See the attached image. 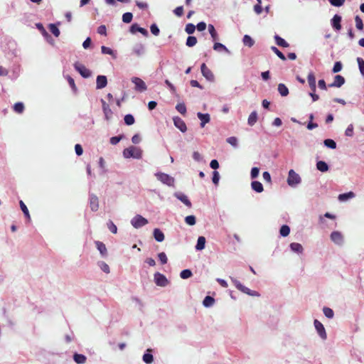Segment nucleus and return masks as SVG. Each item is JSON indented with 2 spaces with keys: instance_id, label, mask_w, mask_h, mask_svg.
<instances>
[{
  "instance_id": "1",
  "label": "nucleus",
  "mask_w": 364,
  "mask_h": 364,
  "mask_svg": "<svg viewBox=\"0 0 364 364\" xmlns=\"http://www.w3.org/2000/svg\"><path fill=\"white\" fill-rule=\"evenodd\" d=\"M123 156L127 159L134 158L139 159L142 157V151L139 147L131 146L124 149Z\"/></svg>"
},
{
  "instance_id": "2",
  "label": "nucleus",
  "mask_w": 364,
  "mask_h": 364,
  "mask_svg": "<svg viewBox=\"0 0 364 364\" xmlns=\"http://www.w3.org/2000/svg\"><path fill=\"white\" fill-rule=\"evenodd\" d=\"M301 181V178L298 173H296L293 169L289 171L287 177V183L289 186L294 187L299 184Z\"/></svg>"
},
{
  "instance_id": "3",
  "label": "nucleus",
  "mask_w": 364,
  "mask_h": 364,
  "mask_svg": "<svg viewBox=\"0 0 364 364\" xmlns=\"http://www.w3.org/2000/svg\"><path fill=\"white\" fill-rule=\"evenodd\" d=\"M232 281L233 284H235V287L238 290L241 291L242 292L247 294L248 295H250V296H259V294L257 291H252V290L250 289L249 288L245 287L237 279H232Z\"/></svg>"
},
{
  "instance_id": "4",
  "label": "nucleus",
  "mask_w": 364,
  "mask_h": 364,
  "mask_svg": "<svg viewBox=\"0 0 364 364\" xmlns=\"http://www.w3.org/2000/svg\"><path fill=\"white\" fill-rule=\"evenodd\" d=\"M131 224L138 229L148 224V220L141 215H136L131 220Z\"/></svg>"
},
{
  "instance_id": "5",
  "label": "nucleus",
  "mask_w": 364,
  "mask_h": 364,
  "mask_svg": "<svg viewBox=\"0 0 364 364\" xmlns=\"http://www.w3.org/2000/svg\"><path fill=\"white\" fill-rule=\"evenodd\" d=\"M74 68L83 77L87 78L91 75L90 70L79 62L74 64Z\"/></svg>"
},
{
  "instance_id": "6",
  "label": "nucleus",
  "mask_w": 364,
  "mask_h": 364,
  "mask_svg": "<svg viewBox=\"0 0 364 364\" xmlns=\"http://www.w3.org/2000/svg\"><path fill=\"white\" fill-rule=\"evenodd\" d=\"M132 82L134 84V85H135L134 89L136 91L144 92L147 89L145 82L139 77H132Z\"/></svg>"
},
{
  "instance_id": "7",
  "label": "nucleus",
  "mask_w": 364,
  "mask_h": 364,
  "mask_svg": "<svg viewBox=\"0 0 364 364\" xmlns=\"http://www.w3.org/2000/svg\"><path fill=\"white\" fill-rule=\"evenodd\" d=\"M154 282L159 287H166L168 284V281L166 277L159 272L154 274Z\"/></svg>"
},
{
  "instance_id": "8",
  "label": "nucleus",
  "mask_w": 364,
  "mask_h": 364,
  "mask_svg": "<svg viewBox=\"0 0 364 364\" xmlns=\"http://www.w3.org/2000/svg\"><path fill=\"white\" fill-rule=\"evenodd\" d=\"M156 176L162 183L171 186L173 183V178L164 173H157Z\"/></svg>"
},
{
  "instance_id": "9",
  "label": "nucleus",
  "mask_w": 364,
  "mask_h": 364,
  "mask_svg": "<svg viewBox=\"0 0 364 364\" xmlns=\"http://www.w3.org/2000/svg\"><path fill=\"white\" fill-rule=\"evenodd\" d=\"M201 73L209 81H213L215 79L214 75L212 71L206 66L205 63H203L200 67Z\"/></svg>"
},
{
  "instance_id": "10",
  "label": "nucleus",
  "mask_w": 364,
  "mask_h": 364,
  "mask_svg": "<svg viewBox=\"0 0 364 364\" xmlns=\"http://www.w3.org/2000/svg\"><path fill=\"white\" fill-rule=\"evenodd\" d=\"M174 125L182 132H186L187 127L185 122L179 117H175L173 118Z\"/></svg>"
},
{
  "instance_id": "11",
  "label": "nucleus",
  "mask_w": 364,
  "mask_h": 364,
  "mask_svg": "<svg viewBox=\"0 0 364 364\" xmlns=\"http://www.w3.org/2000/svg\"><path fill=\"white\" fill-rule=\"evenodd\" d=\"M102 110L105 114V119L109 121L112 116V111L109 107V105L104 100H101Z\"/></svg>"
},
{
  "instance_id": "12",
  "label": "nucleus",
  "mask_w": 364,
  "mask_h": 364,
  "mask_svg": "<svg viewBox=\"0 0 364 364\" xmlns=\"http://www.w3.org/2000/svg\"><path fill=\"white\" fill-rule=\"evenodd\" d=\"M314 326H315L318 333L319 334V336L323 339H326V331H325V328H324L323 324L319 321L316 319L314 321Z\"/></svg>"
},
{
  "instance_id": "13",
  "label": "nucleus",
  "mask_w": 364,
  "mask_h": 364,
  "mask_svg": "<svg viewBox=\"0 0 364 364\" xmlns=\"http://www.w3.org/2000/svg\"><path fill=\"white\" fill-rule=\"evenodd\" d=\"M341 16L338 14H335L334 16L333 17V18L331 19L332 27L336 31H340L341 29Z\"/></svg>"
},
{
  "instance_id": "14",
  "label": "nucleus",
  "mask_w": 364,
  "mask_h": 364,
  "mask_svg": "<svg viewBox=\"0 0 364 364\" xmlns=\"http://www.w3.org/2000/svg\"><path fill=\"white\" fill-rule=\"evenodd\" d=\"M107 80L105 75H98L96 80L97 89H102L107 86Z\"/></svg>"
},
{
  "instance_id": "15",
  "label": "nucleus",
  "mask_w": 364,
  "mask_h": 364,
  "mask_svg": "<svg viewBox=\"0 0 364 364\" xmlns=\"http://www.w3.org/2000/svg\"><path fill=\"white\" fill-rule=\"evenodd\" d=\"M90 206L92 211H97L99 208V200L95 195L90 196Z\"/></svg>"
},
{
  "instance_id": "16",
  "label": "nucleus",
  "mask_w": 364,
  "mask_h": 364,
  "mask_svg": "<svg viewBox=\"0 0 364 364\" xmlns=\"http://www.w3.org/2000/svg\"><path fill=\"white\" fill-rule=\"evenodd\" d=\"M345 83V78L340 75H337L334 77V81L331 84L329 85V87H340Z\"/></svg>"
},
{
  "instance_id": "17",
  "label": "nucleus",
  "mask_w": 364,
  "mask_h": 364,
  "mask_svg": "<svg viewBox=\"0 0 364 364\" xmlns=\"http://www.w3.org/2000/svg\"><path fill=\"white\" fill-rule=\"evenodd\" d=\"M331 240L338 245H341L343 242V235L338 231H334L331 234Z\"/></svg>"
},
{
  "instance_id": "18",
  "label": "nucleus",
  "mask_w": 364,
  "mask_h": 364,
  "mask_svg": "<svg viewBox=\"0 0 364 364\" xmlns=\"http://www.w3.org/2000/svg\"><path fill=\"white\" fill-rule=\"evenodd\" d=\"M197 116L200 120V127H204L205 125L207 123H208L210 120L209 114H203L201 112H198Z\"/></svg>"
},
{
  "instance_id": "19",
  "label": "nucleus",
  "mask_w": 364,
  "mask_h": 364,
  "mask_svg": "<svg viewBox=\"0 0 364 364\" xmlns=\"http://www.w3.org/2000/svg\"><path fill=\"white\" fill-rule=\"evenodd\" d=\"M308 82L311 90L313 92H316V77L313 73H309L307 76Z\"/></svg>"
},
{
  "instance_id": "20",
  "label": "nucleus",
  "mask_w": 364,
  "mask_h": 364,
  "mask_svg": "<svg viewBox=\"0 0 364 364\" xmlns=\"http://www.w3.org/2000/svg\"><path fill=\"white\" fill-rule=\"evenodd\" d=\"M176 197L188 208H191L192 206L191 201L186 195L183 193H176Z\"/></svg>"
},
{
  "instance_id": "21",
  "label": "nucleus",
  "mask_w": 364,
  "mask_h": 364,
  "mask_svg": "<svg viewBox=\"0 0 364 364\" xmlns=\"http://www.w3.org/2000/svg\"><path fill=\"white\" fill-rule=\"evenodd\" d=\"M154 237L157 242H162L164 240L165 238L164 234L159 228H155L154 230Z\"/></svg>"
},
{
  "instance_id": "22",
  "label": "nucleus",
  "mask_w": 364,
  "mask_h": 364,
  "mask_svg": "<svg viewBox=\"0 0 364 364\" xmlns=\"http://www.w3.org/2000/svg\"><path fill=\"white\" fill-rule=\"evenodd\" d=\"M205 242H206V240H205V237H203V236L198 237V240H197V244L196 245V250H203L205 248Z\"/></svg>"
},
{
  "instance_id": "23",
  "label": "nucleus",
  "mask_w": 364,
  "mask_h": 364,
  "mask_svg": "<svg viewBox=\"0 0 364 364\" xmlns=\"http://www.w3.org/2000/svg\"><path fill=\"white\" fill-rule=\"evenodd\" d=\"M278 92L282 97H286L289 95V89L283 83H279L278 85Z\"/></svg>"
},
{
  "instance_id": "24",
  "label": "nucleus",
  "mask_w": 364,
  "mask_h": 364,
  "mask_svg": "<svg viewBox=\"0 0 364 364\" xmlns=\"http://www.w3.org/2000/svg\"><path fill=\"white\" fill-rule=\"evenodd\" d=\"M144 52V47L142 44H137L133 48V53L136 56L139 57V56L142 55Z\"/></svg>"
},
{
  "instance_id": "25",
  "label": "nucleus",
  "mask_w": 364,
  "mask_h": 364,
  "mask_svg": "<svg viewBox=\"0 0 364 364\" xmlns=\"http://www.w3.org/2000/svg\"><path fill=\"white\" fill-rule=\"evenodd\" d=\"M251 186L252 188L257 193H261L264 190L262 184L257 181H252Z\"/></svg>"
},
{
  "instance_id": "26",
  "label": "nucleus",
  "mask_w": 364,
  "mask_h": 364,
  "mask_svg": "<svg viewBox=\"0 0 364 364\" xmlns=\"http://www.w3.org/2000/svg\"><path fill=\"white\" fill-rule=\"evenodd\" d=\"M73 359L77 364H83L86 362L87 358L82 354L75 353Z\"/></svg>"
},
{
  "instance_id": "27",
  "label": "nucleus",
  "mask_w": 364,
  "mask_h": 364,
  "mask_svg": "<svg viewBox=\"0 0 364 364\" xmlns=\"http://www.w3.org/2000/svg\"><path fill=\"white\" fill-rule=\"evenodd\" d=\"M274 40H275L276 43L279 46H281V47H283V48H287L289 46V43L284 39H283L282 38H281L278 35H276L274 36Z\"/></svg>"
},
{
  "instance_id": "28",
  "label": "nucleus",
  "mask_w": 364,
  "mask_h": 364,
  "mask_svg": "<svg viewBox=\"0 0 364 364\" xmlns=\"http://www.w3.org/2000/svg\"><path fill=\"white\" fill-rule=\"evenodd\" d=\"M355 197V193L352 191L348 193H342L338 196V200L340 201H346L349 198H353Z\"/></svg>"
},
{
  "instance_id": "29",
  "label": "nucleus",
  "mask_w": 364,
  "mask_h": 364,
  "mask_svg": "<svg viewBox=\"0 0 364 364\" xmlns=\"http://www.w3.org/2000/svg\"><path fill=\"white\" fill-rule=\"evenodd\" d=\"M19 205H20L21 209L23 211L25 217L27 218V220L28 221H30L31 215H30V213H29L27 206L25 205V203L22 200H20Z\"/></svg>"
},
{
  "instance_id": "30",
  "label": "nucleus",
  "mask_w": 364,
  "mask_h": 364,
  "mask_svg": "<svg viewBox=\"0 0 364 364\" xmlns=\"http://www.w3.org/2000/svg\"><path fill=\"white\" fill-rule=\"evenodd\" d=\"M290 248L292 251L298 253H301L303 252V247L301 244L297 242H292L290 244Z\"/></svg>"
},
{
  "instance_id": "31",
  "label": "nucleus",
  "mask_w": 364,
  "mask_h": 364,
  "mask_svg": "<svg viewBox=\"0 0 364 364\" xmlns=\"http://www.w3.org/2000/svg\"><path fill=\"white\" fill-rule=\"evenodd\" d=\"M95 245H96L97 250L100 251V252L102 255H107V248H106L105 245L103 242H100V241H96Z\"/></svg>"
},
{
  "instance_id": "32",
  "label": "nucleus",
  "mask_w": 364,
  "mask_h": 364,
  "mask_svg": "<svg viewBox=\"0 0 364 364\" xmlns=\"http://www.w3.org/2000/svg\"><path fill=\"white\" fill-rule=\"evenodd\" d=\"M316 168L318 170H319L321 172H326L328 170V164L323 161H319L316 164Z\"/></svg>"
},
{
  "instance_id": "33",
  "label": "nucleus",
  "mask_w": 364,
  "mask_h": 364,
  "mask_svg": "<svg viewBox=\"0 0 364 364\" xmlns=\"http://www.w3.org/2000/svg\"><path fill=\"white\" fill-rule=\"evenodd\" d=\"M257 121V112L254 111L252 112L249 117H248V124L250 126H253Z\"/></svg>"
},
{
  "instance_id": "34",
  "label": "nucleus",
  "mask_w": 364,
  "mask_h": 364,
  "mask_svg": "<svg viewBox=\"0 0 364 364\" xmlns=\"http://www.w3.org/2000/svg\"><path fill=\"white\" fill-rule=\"evenodd\" d=\"M242 42L245 46H248L249 48L253 46L255 43V41L249 35L244 36Z\"/></svg>"
},
{
  "instance_id": "35",
  "label": "nucleus",
  "mask_w": 364,
  "mask_h": 364,
  "mask_svg": "<svg viewBox=\"0 0 364 364\" xmlns=\"http://www.w3.org/2000/svg\"><path fill=\"white\" fill-rule=\"evenodd\" d=\"M215 303V299L210 296H206L203 301V304L205 307H210L212 306Z\"/></svg>"
},
{
  "instance_id": "36",
  "label": "nucleus",
  "mask_w": 364,
  "mask_h": 364,
  "mask_svg": "<svg viewBox=\"0 0 364 364\" xmlns=\"http://www.w3.org/2000/svg\"><path fill=\"white\" fill-rule=\"evenodd\" d=\"M208 31H209L213 41H216L218 39V35L213 25H212V24L208 25Z\"/></svg>"
},
{
  "instance_id": "37",
  "label": "nucleus",
  "mask_w": 364,
  "mask_h": 364,
  "mask_svg": "<svg viewBox=\"0 0 364 364\" xmlns=\"http://www.w3.org/2000/svg\"><path fill=\"white\" fill-rule=\"evenodd\" d=\"M279 233L282 237H287L290 233V228L287 225H283L279 230Z\"/></svg>"
},
{
  "instance_id": "38",
  "label": "nucleus",
  "mask_w": 364,
  "mask_h": 364,
  "mask_svg": "<svg viewBox=\"0 0 364 364\" xmlns=\"http://www.w3.org/2000/svg\"><path fill=\"white\" fill-rule=\"evenodd\" d=\"M14 110L18 114H21L24 110V105L22 102H16L14 105Z\"/></svg>"
},
{
  "instance_id": "39",
  "label": "nucleus",
  "mask_w": 364,
  "mask_h": 364,
  "mask_svg": "<svg viewBox=\"0 0 364 364\" xmlns=\"http://www.w3.org/2000/svg\"><path fill=\"white\" fill-rule=\"evenodd\" d=\"M124 123L129 126L132 125L135 122L134 117L130 114H126L124 116Z\"/></svg>"
},
{
  "instance_id": "40",
  "label": "nucleus",
  "mask_w": 364,
  "mask_h": 364,
  "mask_svg": "<svg viewBox=\"0 0 364 364\" xmlns=\"http://www.w3.org/2000/svg\"><path fill=\"white\" fill-rule=\"evenodd\" d=\"M176 110L183 115L186 114V107L184 103H178L176 106Z\"/></svg>"
},
{
  "instance_id": "41",
  "label": "nucleus",
  "mask_w": 364,
  "mask_h": 364,
  "mask_svg": "<svg viewBox=\"0 0 364 364\" xmlns=\"http://www.w3.org/2000/svg\"><path fill=\"white\" fill-rule=\"evenodd\" d=\"M323 144L326 146H327L330 149H334L336 148V143L333 139H325L323 141Z\"/></svg>"
},
{
  "instance_id": "42",
  "label": "nucleus",
  "mask_w": 364,
  "mask_h": 364,
  "mask_svg": "<svg viewBox=\"0 0 364 364\" xmlns=\"http://www.w3.org/2000/svg\"><path fill=\"white\" fill-rule=\"evenodd\" d=\"M49 30L55 37H58L60 36V31L55 24L50 23L49 25Z\"/></svg>"
},
{
  "instance_id": "43",
  "label": "nucleus",
  "mask_w": 364,
  "mask_h": 364,
  "mask_svg": "<svg viewBox=\"0 0 364 364\" xmlns=\"http://www.w3.org/2000/svg\"><path fill=\"white\" fill-rule=\"evenodd\" d=\"M132 18H133V15L130 12L124 13L122 15V21H123V22H124L126 23H130L132 20Z\"/></svg>"
},
{
  "instance_id": "44",
  "label": "nucleus",
  "mask_w": 364,
  "mask_h": 364,
  "mask_svg": "<svg viewBox=\"0 0 364 364\" xmlns=\"http://www.w3.org/2000/svg\"><path fill=\"white\" fill-rule=\"evenodd\" d=\"M197 43V38L195 36H188L186 40V46L193 47Z\"/></svg>"
},
{
  "instance_id": "45",
  "label": "nucleus",
  "mask_w": 364,
  "mask_h": 364,
  "mask_svg": "<svg viewBox=\"0 0 364 364\" xmlns=\"http://www.w3.org/2000/svg\"><path fill=\"white\" fill-rule=\"evenodd\" d=\"M271 50L282 60H286L285 55L275 46H272Z\"/></svg>"
},
{
  "instance_id": "46",
  "label": "nucleus",
  "mask_w": 364,
  "mask_h": 364,
  "mask_svg": "<svg viewBox=\"0 0 364 364\" xmlns=\"http://www.w3.org/2000/svg\"><path fill=\"white\" fill-rule=\"evenodd\" d=\"M192 276V272L190 269H183V271L181 272L180 273V277L183 279H188L190 278Z\"/></svg>"
},
{
  "instance_id": "47",
  "label": "nucleus",
  "mask_w": 364,
  "mask_h": 364,
  "mask_svg": "<svg viewBox=\"0 0 364 364\" xmlns=\"http://www.w3.org/2000/svg\"><path fill=\"white\" fill-rule=\"evenodd\" d=\"M323 312L324 315L328 318H332L334 316L333 311L331 308H328V307H324L323 309Z\"/></svg>"
},
{
  "instance_id": "48",
  "label": "nucleus",
  "mask_w": 364,
  "mask_h": 364,
  "mask_svg": "<svg viewBox=\"0 0 364 364\" xmlns=\"http://www.w3.org/2000/svg\"><path fill=\"white\" fill-rule=\"evenodd\" d=\"M185 222L189 225H194L196 223V219L194 215H188L185 218Z\"/></svg>"
},
{
  "instance_id": "49",
  "label": "nucleus",
  "mask_w": 364,
  "mask_h": 364,
  "mask_svg": "<svg viewBox=\"0 0 364 364\" xmlns=\"http://www.w3.org/2000/svg\"><path fill=\"white\" fill-rule=\"evenodd\" d=\"M108 229L114 234L117 232V228L112 220H109L107 224Z\"/></svg>"
},
{
  "instance_id": "50",
  "label": "nucleus",
  "mask_w": 364,
  "mask_h": 364,
  "mask_svg": "<svg viewBox=\"0 0 364 364\" xmlns=\"http://www.w3.org/2000/svg\"><path fill=\"white\" fill-rule=\"evenodd\" d=\"M143 360L147 364H150L153 362L154 358L153 355L150 353H145L143 355Z\"/></svg>"
},
{
  "instance_id": "51",
  "label": "nucleus",
  "mask_w": 364,
  "mask_h": 364,
  "mask_svg": "<svg viewBox=\"0 0 364 364\" xmlns=\"http://www.w3.org/2000/svg\"><path fill=\"white\" fill-rule=\"evenodd\" d=\"M359 70L363 76H364V60L361 58H357Z\"/></svg>"
},
{
  "instance_id": "52",
  "label": "nucleus",
  "mask_w": 364,
  "mask_h": 364,
  "mask_svg": "<svg viewBox=\"0 0 364 364\" xmlns=\"http://www.w3.org/2000/svg\"><path fill=\"white\" fill-rule=\"evenodd\" d=\"M355 21L356 28L358 30H362L363 28V23L362 19L358 16H356L355 18Z\"/></svg>"
},
{
  "instance_id": "53",
  "label": "nucleus",
  "mask_w": 364,
  "mask_h": 364,
  "mask_svg": "<svg viewBox=\"0 0 364 364\" xmlns=\"http://www.w3.org/2000/svg\"><path fill=\"white\" fill-rule=\"evenodd\" d=\"M158 257L162 264H165L168 262L167 257L164 252H160L158 254Z\"/></svg>"
},
{
  "instance_id": "54",
  "label": "nucleus",
  "mask_w": 364,
  "mask_h": 364,
  "mask_svg": "<svg viewBox=\"0 0 364 364\" xmlns=\"http://www.w3.org/2000/svg\"><path fill=\"white\" fill-rule=\"evenodd\" d=\"M195 29H196V26L192 24V23H188L186 26V28H185V31L188 34H191L193 33L194 31H195Z\"/></svg>"
},
{
  "instance_id": "55",
  "label": "nucleus",
  "mask_w": 364,
  "mask_h": 364,
  "mask_svg": "<svg viewBox=\"0 0 364 364\" xmlns=\"http://www.w3.org/2000/svg\"><path fill=\"white\" fill-rule=\"evenodd\" d=\"M173 13L175 14L176 16H177L178 17L182 16L183 14V7L182 6L176 7L173 10Z\"/></svg>"
},
{
  "instance_id": "56",
  "label": "nucleus",
  "mask_w": 364,
  "mask_h": 364,
  "mask_svg": "<svg viewBox=\"0 0 364 364\" xmlns=\"http://www.w3.org/2000/svg\"><path fill=\"white\" fill-rule=\"evenodd\" d=\"M227 142L234 147H236L237 146V139L235 136H230L228 138Z\"/></svg>"
},
{
  "instance_id": "57",
  "label": "nucleus",
  "mask_w": 364,
  "mask_h": 364,
  "mask_svg": "<svg viewBox=\"0 0 364 364\" xmlns=\"http://www.w3.org/2000/svg\"><path fill=\"white\" fill-rule=\"evenodd\" d=\"M342 69V63L341 62H336L333 68V73H336L341 70Z\"/></svg>"
},
{
  "instance_id": "58",
  "label": "nucleus",
  "mask_w": 364,
  "mask_h": 364,
  "mask_svg": "<svg viewBox=\"0 0 364 364\" xmlns=\"http://www.w3.org/2000/svg\"><path fill=\"white\" fill-rule=\"evenodd\" d=\"M101 50L103 54H108L111 55H114L113 50L110 48L106 47L105 46L101 47Z\"/></svg>"
},
{
  "instance_id": "59",
  "label": "nucleus",
  "mask_w": 364,
  "mask_h": 364,
  "mask_svg": "<svg viewBox=\"0 0 364 364\" xmlns=\"http://www.w3.org/2000/svg\"><path fill=\"white\" fill-rule=\"evenodd\" d=\"M150 30H151V33L154 34V36H158L159 34V32H160L159 28L155 23H154L151 26Z\"/></svg>"
},
{
  "instance_id": "60",
  "label": "nucleus",
  "mask_w": 364,
  "mask_h": 364,
  "mask_svg": "<svg viewBox=\"0 0 364 364\" xmlns=\"http://www.w3.org/2000/svg\"><path fill=\"white\" fill-rule=\"evenodd\" d=\"M220 179L219 173L217 171H214L213 173V182L214 184L218 185Z\"/></svg>"
},
{
  "instance_id": "61",
  "label": "nucleus",
  "mask_w": 364,
  "mask_h": 364,
  "mask_svg": "<svg viewBox=\"0 0 364 364\" xmlns=\"http://www.w3.org/2000/svg\"><path fill=\"white\" fill-rule=\"evenodd\" d=\"M345 134L347 136H352L353 135V124L348 125V127L346 129Z\"/></svg>"
},
{
  "instance_id": "62",
  "label": "nucleus",
  "mask_w": 364,
  "mask_h": 364,
  "mask_svg": "<svg viewBox=\"0 0 364 364\" xmlns=\"http://www.w3.org/2000/svg\"><path fill=\"white\" fill-rule=\"evenodd\" d=\"M213 49L215 50H227V48L220 43H215V44L213 46Z\"/></svg>"
},
{
  "instance_id": "63",
  "label": "nucleus",
  "mask_w": 364,
  "mask_h": 364,
  "mask_svg": "<svg viewBox=\"0 0 364 364\" xmlns=\"http://www.w3.org/2000/svg\"><path fill=\"white\" fill-rule=\"evenodd\" d=\"M67 80H68V82L70 86L72 87V89L74 91H76L77 90V87H76V85H75V81H74L73 78L71 77L70 76H68L67 77Z\"/></svg>"
},
{
  "instance_id": "64",
  "label": "nucleus",
  "mask_w": 364,
  "mask_h": 364,
  "mask_svg": "<svg viewBox=\"0 0 364 364\" xmlns=\"http://www.w3.org/2000/svg\"><path fill=\"white\" fill-rule=\"evenodd\" d=\"M122 139V136H112L110 138V143L112 144V145H116L117 144L120 140Z\"/></svg>"
}]
</instances>
